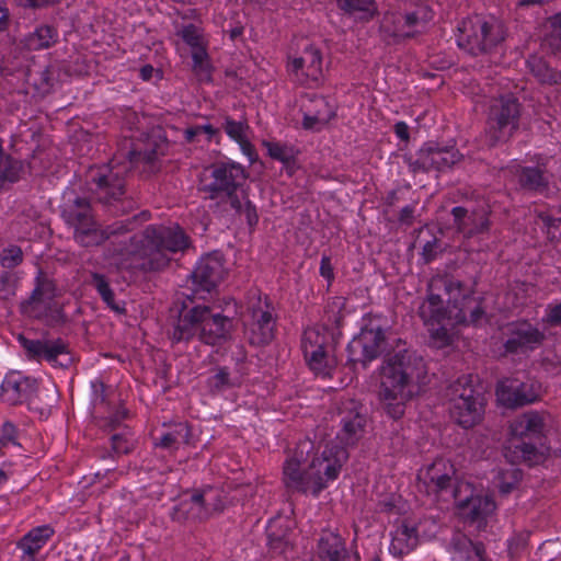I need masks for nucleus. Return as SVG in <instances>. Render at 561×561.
Wrapping results in <instances>:
<instances>
[{"label":"nucleus","instance_id":"obj_64","mask_svg":"<svg viewBox=\"0 0 561 561\" xmlns=\"http://www.w3.org/2000/svg\"><path fill=\"white\" fill-rule=\"evenodd\" d=\"M127 412L125 410H118L113 415L110 416L108 425L114 428L116 427L125 417Z\"/></svg>","mask_w":561,"mask_h":561},{"label":"nucleus","instance_id":"obj_49","mask_svg":"<svg viewBox=\"0 0 561 561\" xmlns=\"http://www.w3.org/2000/svg\"><path fill=\"white\" fill-rule=\"evenodd\" d=\"M193 70L201 79H208L210 76V66L208 56L204 46L192 49Z\"/></svg>","mask_w":561,"mask_h":561},{"label":"nucleus","instance_id":"obj_56","mask_svg":"<svg viewBox=\"0 0 561 561\" xmlns=\"http://www.w3.org/2000/svg\"><path fill=\"white\" fill-rule=\"evenodd\" d=\"M240 215L245 216L247 222L250 227H254L259 221L256 208L249 199L244 202V208Z\"/></svg>","mask_w":561,"mask_h":561},{"label":"nucleus","instance_id":"obj_46","mask_svg":"<svg viewBox=\"0 0 561 561\" xmlns=\"http://www.w3.org/2000/svg\"><path fill=\"white\" fill-rule=\"evenodd\" d=\"M210 391L221 392L237 385V381L229 376V371L225 367L217 368L207 379Z\"/></svg>","mask_w":561,"mask_h":561},{"label":"nucleus","instance_id":"obj_63","mask_svg":"<svg viewBox=\"0 0 561 561\" xmlns=\"http://www.w3.org/2000/svg\"><path fill=\"white\" fill-rule=\"evenodd\" d=\"M394 133L401 140L408 141L410 138L409 126L404 122H398L394 125Z\"/></svg>","mask_w":561,"mask_h":561},{"label":"nucleus","instance_id":"obj_2","mask_svg":"<svg viewBox=\"0 0 561 561\" xmlns=\"http://www.w3.org/2000/svg\"><path fill=\"white\" fill-rule=\"evenodd\" d=\"M312 448L310 440L300 442L283 469L285 485L295 492L318 496L328 482L337 478L348 455L346 448L327 443L321 453H316L308 465H302Z\"/></svg>","mask_w":561,"mask_h":561},{"label":"nucleus","instance_id":"obj_47","mask_svg":"<svg viewBox=\"0 0 561 561\" xmlns=\"http://www.w3.org/2000/svg\"><path fill=\"white\" fill-rule=\"evenodd\" d=\"M277 520L272 522L267 527L268 546L271 552L275 554H286L291 546L286 534H278L275 529Z\"/></svg>","mask_w":561,"mask_h":561},{"label":"nucleus","instance_id":"obj_14","mask_svg":"<svg viewBox=\"0 0 561 561\" xmlns=\"http://www.w3.org/2000/svg\"><path fill=\"white\" fill-rule=\"evenodd\" d=\"M287 69L297 82L317 85L323 78L321 51L313 45L305 47L299 56L289 58Z\"/></svg>","mask_w":561,"mask_h":561},{"label":"nucleus","instance_id":"obj_43","mask_svg":"<svg viewBox=\"0 0 561 561\" xmlns=\"http://www.w3.org/2000/svg\"><path fill=\"white\" fill-rule=\"evenodd\" d=\"M405 25L410 28V36L414 35L419 27L425 25L432 19V12L427 7H417L411 12L403 13Z\"/></svg>","mask_w":561,"mask_h":561},{"label":"nucleus","instance_id":"obj_35","mask_svg":"<svg viewBox=\"0 0 561 561\" xmlns=\"http://www.w3.org/2000/svg\"><path fill=\"white\" fill-rule=\"evenodd\" d=\"M195 492L201 502L202 510L205 511L206 519L224 511L226 505V496L221 489L206 486L199 490H195Z\"/></svg>","mask_w":561,"mask_h":561},{"label":"nucleus","instance_id":"obj_38","mask_svg":"<svg viewBox=\"0 0 561 561\" xmlns=\"http://www.w3.org/2000/svg\"><path fill=\"white\" fill-rule=\"evenodd\" d=\"M58 31L51 25L37 26L25 39V46L31 50L46 49L58 41Z\"/></svg>","mask_w":561,"mask_h":561},{"label":"nucleus","instance_id":"obj_31","mask_svg":"<svg viewBox=\"0 0 561 561\" xmlns=\"http://www.w3.org/2000/svg\"><path fill=\"white\" fill-rule=\"evenodd\" d=\"M221 127L229 138L238 142L242 153L248 157L249 161L254 162L257 154L249 139L250 126L247 121H234L230 116H225Z\"/></svg>","mask_w":561,"mask_h":561},{"label":"nucleus","instance_id":"obj_10","mask_svg":"<svg viewBox=\"0 0 561 561\" xmlns=\"http://www.w3.org/2000/svg\"><path fill=\"white\" fill-rule=\"evenodd\" d=\"M453 497L460 515L471 522L484 519L496 507L491 495L477 492L467 481H460L455 485Z\"/></svg>","mask_w":561,"mask_h":561},{"label":"nucleus","instance_id":"obj_62","mask_svg":"<svg viewBox=\"0 0 561 561\" xmlns=\"http://www.w3.org/2000/svg\"><path fill=\"white\" fill-rule=\"evenodd\" d=\"M438 247V242L436 239H434L433 241H428L424 244L423 247V256L425 259L426 262L431 261L434 259L435 254H436V249Z\"/></svg>","mask_w":561,"mask_h":561},{"label":"nucleus","instance_id":"obj_51","mask_svg":"<svg viewBox=\"0 0 561 561\" xmlns=\"http://www.w3.org/2000/svg\"><path fill=\"white\" fill-rule=\"evenodd\" d=\"M183 41L193 48L204 46L202 31L194 24L185 25L180 31Z\"/></svg>","mask_w":561,"mask_h":561},{"label":"nucleus","instance_id":"obj_53","mask_svg":"<svg viewBox=\"0 0 561 561\" xmlns=\"http://www.w3.org/2000/svg\"><path fill=\"white\" fill-rule=\"evenodd\" d=\"M528 65L534 75L541 82H550L553 79V75L551 73L550 69L540 58L534 57L533 59L528 60Z\"/></svg>","mask_w":561,"mask_h":561},{"label":"nucleus","instance_id":"obj_55","mask_svg":"<svg viewBox=\"0 0 561 561\" xmlns=\"http://www.w3.org/2000/svg\"><path fill=\"white\" fill-rule=\"evenodd\" d=\"M10 444L16 445V428L12 423H4L1 430L0 445L7 447Z\"/></svg>","mask_w":561,"mask_h":561},{"label":"nucleus","instance_id":"obj_27","mask_svg":"<svg viewBox=\"0 0 561 561\" xmlns=\"http://www.w3.org/2000/svg\"><path fill=\"white\" fill-rule=\"evenodd\" d=\"M548 419L547 413L528 411L512 422L511 433L515 439L540 437L547 426Z\"/></svg>","mask_w":561,"mask_h":561},{"label":"nucleus","instance_id":"obj_3","mask_svg":"<svg viewBox=\"0 0 561 561\" xmlns=\"http://www.w3.org/2000/svg\"><path fill=\"white\" fill-rule=\"evenodd\" d=\"M425 375L423 359L408 352L396 354L382 363L377 397L388 416L393 420L403 416L407 403L420 392Z\"/></svg>","mask_w":561,"mask_h":561},{"label":"nucleus","instance_id":"obj_59","mask_svg":"<svg viewBox=\"0 0 561 561\" xmlns=\"http://www.w3.org/2000/svg\"><path fill=\"white\" fill-rule=\"evenodd\" d=\"M320 274L327 280L331 282L334 278L333 266L331 264V259L329 256H322L320 262Z\"/></svg>","mask_w":561,"mask_h":561},{"label":"nucleus","instance_id":"obj_57","mask_svg":"<svg viewBox=\"0 0 561 561\" xmlns=\"http://www.w3.org/2000/svg\"><path fill=\"white\" fill-rule=\"evenodd\" d=\"M156 153L158 154L159 153V147L157 146V151L154 149H150V150H131L128 154H129V159L130 161H136L138 159H144L146 161H152V159L154 158Z\"/></svg>","mask_w":561,"mask_h":561},{"label":"nucleus","instance_id":"obj_44","mask_svg":"<svg viewBox=\"0 0 561 561\" xmlns=\"http://www.w3.org/2000/svg\"><path fill=\"white\" fill-rule=\"evenodd\" d=\"M512 447L514 448L515 458L536 465L541 461L542 454L530 443L513 440Z\"/></svg>","mask_w":561,"mask_h":561},{"label":"nucleus","instance_id":"obj_9","mask_svg":"<svg viewBox=\"0 0 561 561\" xmlns=\"http://www.w3.org/2000/svg\"><path fill=\"white\" fill-rule=\"evenodd\" d=\"M520 104L513 95L495 99L489 110L485 129V141L495 146L511 138L518 128Z\"/></svg>","mask_w":561,"mask_h":561},{"label":"nucleus","instance_id":"obj_16","mask_svg":"<svg viewBox=\"0 0 561 561\" xmlns=\"http://www.w3.org/2000/svg\"><path fill=\"white\" fill-rule=\"evenodd\" d=\"M455 476L453 463L446 459L437 458L431 465L419 470L417 488L427 494H438L451 485Z\"/></svg>","mask_w":561,"mask_h":561},{"label":"nucleus","instance_id":"obj_30","mask_svg":"<svg viewBox=\"0 0 561 561\" xmlns=\"http://www.w3.org/2000/svg\"><path fill=\"white\" fill-rule=\"evenodd\" d=\"M170 517L172 520L180 524L206 520L205 511L202 510L201 502L195 490L191 493H185L180 499L179 503L172 507Z\"/></svg>","mask_w":561,"mask_h":561},{"label":"nucleus","instance_id":"obj_61","mask_svg":"<svg viewBox=\"0 0 561 561\" xmlns=\"http://www.w3.org/2000/svg\"><path fill=\"white\" fill-rule=\"evenodd\" d=\"M415 211L414 205H408L403 207L399 215V221L404 225H411L413 220V215Z\"/></svg>","mask_w":561,"mask_h":561},{"label":"nucleus","instance_id":"obj_6","mask_svg":"<svg viewBox=\"0 0 561 561\" xmlns=\"http://www.w3.org/2000/svg\"><path fill=\"white\" fill-rule=\"evenodd\" d=\"M67 222L73 227L75 240L82 247L98 245L112 236H121L134 229L135 218L116 222L106 230H101L91 215L90 204L85 198L77 197L65 208Z\"/></svg>","mask_w":561,"mask_h":561},{"label":"nucleus","instance_id":"obj_50","mask_svg":"<svg viewBox=\"0 0 561 561\" xmlns=\"http://www.w3.org/2000/svg\"><path fill=\"white\" fill-rule=\"evenodd\" d=\"M23 261V252L22 250L16 245H10L0 254V262L1 265L5 268H13L21 264Z\"/></svg>","mask_w":561,"mask_h":561},{"label":"nucleus","instance_id":"obj_48","mask_svg":"<svg viewBox=\"0 0 561 561\" xmlns=\"http://www.w3.org/2000/svg\"><path fill=\"white\" fill-rule=\"evenodd\" d=\"M457 324L458 323H453V322L448 323L447 321H445L439 324H432V325H426V327L428 328V331H430L433 342L438 347H444L451 343L453 334L450 333V329Z\"/></svg>","mask_w":561,"mask_h":561},{"label":"nucleus","instance_id":"obj_60","mask_svg":"<svg viewBox=\"0 0 561 561\" xmlns=\"http://www.w3.org/2000/svg\"><path fill=\"white\" fill-rule=\"evenodd\" d=\"M112 442H113V449L116 453H128L130 449L129 443L122 435H118V434L113 435Z\"/></svg>","mask_w":561,"mask_h":561},{"label":"nucleus","instance_id":"obj_41","mask_svg":"<svg viewBox=\"0 0 561 561\" xmlns=\"http://www.w3.org/2000/svg\"><path fill=\"white\" fill-rule=\"evenodd\" d=\"M92 285L98 290L99 295L102 297V300L115 312H123L125 309L119 304H117L114 299V293L111 289L105 277L99 273L92 274Z\"/></svg>","mask_w":561,"mask_h":561},{"label":"nucleus","instance_id":"obj_8","mask_svg":"<svg viewBox=\"0 0 561 561\" xmlns=\"http://www.w3.org/2000/svg\"><path fill=\"white\" fill-rule=\"evenodd\" d=\"M389 347V337L380 317L368 316L357 336L348 344L351 360L367 364L379 357Z\"/></svg>","mask_w":561,"mask_h":561},{"label":"nucleus","instance_id":"obj_42","mask_svg":"<svg viewBox=\"0 0 561 561\" xmlns=\"http://www.w3.org/2000/svg\"><path fill=\"white\" fill-rule=\"evenodd\" d=\"M309 367L316 374L329 375L331 368L334 366V358L329 355L325 347L316 351L313 356L304 355Z\"/></svg>","mask_w":561,"mask_h":561},{"label":"nucleus","instance_id":"obj_54","mask_svg":"<svg viewBox=\"0 0 561 561\" xmlns=\"http://www.w3.org/2000/svg\"><path fill=\"white\" fill-rule=\"evenodd\" d=\"M542 320L552 327L561 325V302L549 304L546 308V314Z\"/></svg>","mask_w":561,"mask_h":561},{"label":"nucleus","instance_id":"obj_20","mask_svg":"<svg viewBox=\"0 0 561 561\" xmlns=\"http://www.w3.org/2000/svg\"><path fill=\"white\" fill-rule=\"evenodd\" d=\"M451 215L456 230L465 238L488 232L490 229V209L486 205L471 209L457 206L451 209Z\"/></svg>","mask_w":561,"mask_h":561},{"label":"nucleus","instance_id":"obj_36","mask_svg":"<svg viewBox=\"0 0 561 561\" xmlns=\"http://www.w3.org/2000/svg\"><path fill=\"white\" fill-rule=\"evenodd\" d=\"M508 171L517 178L518 183L523 188L540 191L547 185V180L539 168L513 164L508 168Z\"/></svg>","mask_w":561,"mask_h":561},{"label":"nucleus","instance_id":"obj_7","mask_svg":"<svg viewBox=\"0 0 561 561\" xmlns=\"http://www.w3.org/2000/svg\"><path fill=\"white\" fill-rule=\"evenodd\" d=\"M458 46L472 55L486 53L504 39L500 22L488 21L480 15L463 20L458 26Z\"/></svg>","mask_w":561,"mask_h":561},{"label":"nucleus","instance_id":"obj_21","mask_svg":"<svg viewBox=\"0 0 561 561\" xmlns=\"http://www.w3.org/2000/svg\"><path fill=\"white\" fill-rule=\"evenodd\" d=\"M461 158L458 150L426 147L420 149L416 158L408 157L405 161L412 172L438 170L453 167Z\"/></svg>","mask_w":561,"mask_h":561},{"label":"nucleus","instance_id":"obj_13","mask_svg":"<svg viewBox=\"0 0 561 561\" xmlns=\"http://www.w3.org/2000/svg\"><path fill=\"white\" fill-rule=\"evenodd\" d=\"M244 181L245 172L240 164L219 163L211 168L209 181L203 184V191L209 193L210 198H218L236 192Z\"/></svg>","mask_w":561,"mask_h":561},{"label":"nucleus","instance_id":"obj_12","mask_svg":"<svg viewBox=\"0 0 561 561\" xmlns=\"http://www.w3.org/2000/svg\"><path fill=\"white\" fill-rule=\"evenodd\" d=\"M542 386L536 380L520 381L506 378L496 387L497 400L507 408H518L538 401L542 396Z\"/></svg>","mask_w":561,"mask_h":561},{"label":"nucleus","instance_id":"obj_25","mask_svg":"<svg viewBox=\"0 0 561 561\" xmlns=\"http://www.w3.org/2000/svg\"><path fill=\"white\" fill-rule=\"evenodd\" d=\"M302 126L306 129L321 130L335 115L334 107L323 96L308 94L302 103Z\"/></svg>","mask_w":561,"mask_h":561},{"label":"nucleus","instance_id":"obj_19","mask_svg":"<svg viewBox=\"0 0 561 561\" xmlns=\"http://www.w3.org/2000/svg\"><path fill=\"white\" fill-rule=\"evenodd\" d=\"M37 391V382L34 378L20 371H10L5 375L0 386V398L3 402L15 405L31 404Z\"/></svg>","mask_w":561,"mask_h":561},{"label":"nucleus","instance_id":"obj_45","mask_svg":"<svg viewBox=\"0 0 561 561\" xmlns=\"http://www.w3.org/2000/svg\"><path fill=\"white\" fill-rule=\"evenodd\" d=\"M218 129L210 124L188 126L184 131V139L186 142H199L204 137L206 142H209L214 136L218 134Z\"/></svg>","mask_w":561,"mask_h":561},{"label":"nucleus","instance_id":"obj_39","mask_svg":"<svg viewBox=\"0 0 561 561\" xmlns=\"http://www.w3.org/2000/svg\"><path fill=\"white\" fill-rule=\"evenodd\" d=\"M403 13L387 12L383 14L380 31L389 37L399 39L410 37V28L405 25Z\"/></svg>","mask_w":561,"mask_h":561},{"label":"nucleus","instance_id":"obj_52","mask_svg":"<svg viewBox=\"0 0 561 561\" xmlns=\"http://www.w3.org/2000/svg\"><path fill=\"white\" fill-rule=\"evenodd\" d=\"M263 146L266 148L268 156L275 160L287 162L291 158L290 150L279 142L263 141Z\"/></svg>","mask_w":561,"mask_h":561},{"label":"nucleus","instance_id":"obj_29","mask_svg":"<svg viewBox=\"0 0 561 561\" xmlns=\"http://www.w3.org/2000/svg\"><path fill=\"white\" fill-rule=\"evenodd\" d=\"M419 545V530L415 524L404 519L400 522L391 535L389 551L394 557L409 554Z\"/></svg>","mask_w":561,"mask_h":561},{"label":"nucleus","instance_id":"obj_5","mask_svg":"<svg viewBox=\"0 0 561 561\" xmlns=\"http://www.w3.org/2000/svg\"><path fill=\"white\" fill-rule=\"evenodd\" d=\"M233 320L205 305H196L183 311L173 331L178 342L195 336L208 345H221L231 339Z\"/></svg>","mask_w":561,"mask_h":561},{"label":"nucleus","instance_id":"obj_58","mask_svg":"<svg viewBox=\"0 0 561 561\" xmlns=\"http://www.w3.org/2000/svg\"><path fill=\"white\" fill-rule=\"evenodd\" d=\"M229 201L230 207L236 210V213L241 214L244 208V202L247 198L243 196L240 198L236 192H230V194H224Z\"/></svg>","mask_w":561,"mask_h":561},{"label":"nucleus","instance_id":"obj_4","mask_svg":"<svg viewBox=\"0 0 561 561\" xmlns=\"http://www.w3.org/2000/svg\"><path fill=\"white\" fill-rule=\"evenodd\" d=\"M419 314L425 325L448 323L478 324L484 316L479 304L465 294L459 280L436 277L430 283V294L420 308Z\"/></svg>","mask_w":561,"mask_h":561},{"label":"nucleus","instance_id":"obj_32","mask_svg":"<svg viewBox=\"0 0 561 561\" xmlns=\"http://www.w3.org/2000/svg\"><path fill=\"white\" fill-rule=\"evenodd\" d=\"M446 397L451 403L465 404L470 401H484L482 394L474 388L473 377L463 375L454 381L446 391Z\"/></svg>","mask_w":561,"mask_h":561},{"label":"nucleus","instance_id":"obj_26","mask_svg":"<svg viewBox=\"0 0 561 561\" xmlns=\"http://www.w3.org/2000/svg\"><path fill=\"white\" fill-rule=\"evenodd\" d=\"M53 535L54 529L49 525L32 528L16 542V548L21 551L20 560L38 561L41 550Z\"/></svg>","mask_w":561,"mask_h":561},{"label":"nucleus","instance_id":"obj_37","mask_svg":"<svg viewBox=\"0 0 561 561\" xmlns=\"http://www.w3.org/2000/svg\"><path fill=\"white\" fill-rule=\"evenodd\" d=\"M191 431L186 423H178L159 438L154 439V445L168 450L179 449L182 445L190 444Z\"/></svg>","mask_w":561,"mask_h":561},{"label":"nucleus","instance_id":"obj_28","mask_svg":"<svg viewBox=\"0 0 561 561\" xmlns=\"http://www.w3.org/2000/svg\"><path fill=\"white\" fill-rule=\"evenodd\" d=\"M348 552L344 539L333 531H323L318 540L312 561H347Z\"/></svg>","mask_w":561,"mask_h":561},{"label":"nucleus","instance_id":"obj_18","mask_svg":"<svg viewBox=\"0 0 561 561\" xmlns=\"http://www.w3.org/2000/svg\"><path fill=\"white\" fill-rule=\"evenodd\" d=\"M225 274L224 257L220 253L214 252L203 256L192 273L195 294L210 293L224 279Z\"/></svg>","mask_w":561,"mask_h":561},{"label":"nucleus","instance_id":"obj_34","mask_svg":"<svg viewBox=\"0 0 561 561\" xmlns=\"http://www.w3.org/2000/svg\"><path fill=\"white\" fill-rule=\"evenodd\" d=\"M337 8L355 21H370L378 12L375 0H336Z\"/></svg>","mask_w":561,"mask_h":561},{"label":"nucleus","instance_id":"obj_23","mask_svg":"<svg viewBox=\"0 0 561 561\" xmlns=\"http://www.w3.org/2000/svg\"><path fill=\"white\" fill-rule=\"evenodd\" d=\"M21 343L31 357L44 358L61 367H67L71 363L67 345L61 340L41 341L21 337Z\"/></svg>","mask_w":561,"mask_h":561},{"label":"nucleus","instance_id":"obj_33","mask_svg":"<svg viewBox=\"0 0 561 561\" xmlns=\"http://www.w3.org/2000/svg\"><path fill=\"white\" fill-rule=\"evenodd\" d=\"M484 401H470L449 404V412L451 419L460 426L469 428L478 424L484 412Z\"/></svg>","mask_w":561,"mask_h":561},{"label":"nucleus","instance_id":"obj_1","mask_svg":"<svg viewBox=\"0 0 561 561\" xmlns=\"http://www.w3.org/2000/svg\"><path fill=\"white\" fill-rule=\"evenodd\" d=\"M188 247V238L178 227L148 226L129 238V243L108 250L111 264L117 268L157 272L167 267L171 254Z\"/></svg>","mask_w":561,"mask_h":561},{"label":"nucleus","instance_id":"obj_22","mask_svg":"<svg viewBox=\"0 0 561 561\" xmlns=\"http://www.w3.org/2000/svg\"><path fill=\"white\" fill-rule=\"evenodd\" d=\"M340 415L342 428L336 438L341 443L340 447L345 448L355 444L362 437L366 416L363 407L354 400H347L343 403Z\"/></svg>","mask_w":561,"mask_h":561},{"label":"nucleus","instance_id":"obj_24","mask_svg":"<svg viewBox=\"0 0 561 561\" xmlns=\"http://www.w3.org/2000/svg\"><path fill=\"white\" fill-rule=\"evenodd\" d=\"M545 335L528 322L514 323L510 329V336L504 346L506 353H526L539 346Z\"/></svg>","mask_w":561,"mask_h":561},{"label":"nucleus","instance_id":"obj_17","mask_svg":"<svg viewBox=\"0 0 561 561\" xmlns=\"http://www.w3.org/2000/svg\"><path fill=\"white\" fill-rule=\"evenodd\" d=\"M343 304L341 299L332 301L325 310L328 322L322 325H316L308 328L302 335L301 347L304 355L316 354L317 350L327 347L329 341L328 331L332 325L340 327L343 321V314H341V308Z\"/></svg>","mask_w":561,"mask_h":561},{"label":"nucleus","instance_id":"obj_15","mask_svg":"<svg viewBox=\"0 0 561 561\" xmlns=\"http://www.w3.org/2000/svg\"><path fill=\"white\" fill-rule=\"evenodd\" d=\"M87 183L101 202L117 199L124 194V179L119 171L108 165L91 167L87 174Z\"/></svg>","mask_w":561,"mask_h":561},{"label":"nucleus","instance_id":"obj_40","mask_svg":"<svg viewBox=\"0 0 561 561\" xmlns=\"http://www.w3.org/2000/svg\"><path fill=\"white\" fill-rule=\"evenodd\" d=\"M522 472L514 465L500 468L494 476L493 483L501 493H510L520 481Z\"/></svg>","mask_w":561,"mask_h":561},{"label":"nucleus","instance_id":"obj_11","mask_svg":"<svg viewBox=\"0 0 561 561\" xmlns=\"http://www.w3.org/2000/svg\"><path fill=\"white\" fill-rule=\"evenodd\" d=\"M249 319L244 322L245 336L250 344L262 346L274 339L275 321L266 300L253 298L249 304Z\"/></svg>","mask_w":561,"mask_h":561}]
</instances>
